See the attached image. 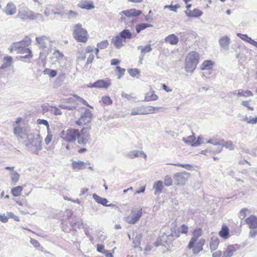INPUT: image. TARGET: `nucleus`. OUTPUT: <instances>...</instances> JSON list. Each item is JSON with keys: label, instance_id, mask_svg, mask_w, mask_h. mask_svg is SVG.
Wrapping results in <instances>:
<instances>
[{"label": "nucleus", "instance_id": "obj_60", "mask_svg": "<svg viewBox=\"0 0 257 257\" xmlns=\"http://www.w3.org/2000/svg\"><path fill=\"white\" fill-rule=\"evenodd\" d=\"M23 132V128L20 126H17L14 128V133L16 135H20Z\"/></svg>", "mask_w": 257, "mask_h": 257}, {"label": "nucleus", "instance_id": "obj_51", "mask_svg": "<svg viewBox=\"0 0 257 257\" xmlns=\"http://www.w3.org/2000/svg\"><path fill=\"white\" fill-rule=\"evenodd\" d=\"M73 97H74L75 98V99H76L77 100H78L79 101H80V102H81L83 104H84V105H86V106H88V107H90L91 108H92V107L90 106L88 103L87 102V101L86 100H85L83 98H82V97H80V96H79L78 95H76V94H74L73 95Z\"/></svg>", "mask_w": 257, "mask_h": 257}, {"label": "nucleus", "instance_id": "obj_3", "mask_svg": "<svg viewBox=\"0 0 257 257\" xmlns=\"http://www.w3.org/2000/svg\"><path fill=\"white\" fill-rule=\"evenodd\" d=\"M202 234L203 230L201 228H196L192 231V236L187 245V248L191 250L194 254H198L203 249L205 240L202 238L199 239Z\"/></svg>", "mask_w": 257, "mask_h": 257}, {"label": "nucleus", "instance_id": "obj_37", "mask_svg": "<svg viewBox=\"0 0 257 257\" xmlns=\"http://www.w3.org/2000/svg\"><path fill=\"white\" fill-rule=\"evenodd\" d=\"M121 38L124 39V41H125L126 39H131L132 37V34L128 29L123 30L121 31L119 35Z\"/></svg>", "mask_w": 257, "mask_h": 257}, {"label": "nucleus", "instance_id": "obj_24", "mask_svg": "<svg viewBox=\"0 0 257 257\" xmlns=\"http://www.w3.org/2000/svg\"><path fill=\"white\" fill-rule=\"evenodd\" d=\"M71 166L73 170L79 171L83 170L86 168V163L82 161H74L72 162Z\"/></svg>", "mask_w": 257, "mask_h": 257}, {"label": "nucleus", "instance_id": "obj_54", "mask_svg": "<svg viewBox=\"0 0 257 257\" xmlns=\"http://www.w3.org/2000/svg\"><path fill=\"white\" fill-rule=\"evenodd\" d=\"M37 123L38 124H43V125H45L46 126V127H47V131H49L50 129L49 123L47 121V120H46L42 119H38L37 120Z\"/></svg>", "mask_w": 257, "mask_h": 257}, {"label": "nucleus", "instance_id": "obj_45", "mask_svg": "<svg viewBox=\"0 0 257 257\" xmlns=\"http://www.w3.org/2000/svg\"><path fill=\"white\" fill-rule=\"evenodd\" d=\"M128 72L132 77H136L140 73V71L137 68H131L128 69Z\"/></svg>", "mask_w": 257, "mask_h": 257}, {"label": "nucleus", "instance_id": "obj_15", "mask_svg": "<svg viewBox=\"0 0 257 257\" xmlns=\"http://www.w3.org/2000/svg\"><path fill=\"white\" fill-rule=\"evenodd\" d=\"M125 42L126 41H124V39L121 38L119 35L114 37L111 40L112 44L117 49H119L124 46Z\"/></svg>", "mask_w": 257, "mask_h": 257}, {"label": "nucleus", "instance_id": "obj_23", "mask_svg": "<svg viewBox=\"0 0 257 257\" xmlns=\"http://www.w3.org/2000/svg\"><path fill=\"white\" fill-rule=\"evenodd\" d=\"M17 8L12 3H9L5 9V13L8 15H13L16 13Z\"/></svg>", "mask_w": 257, "mask_h": 257}, {"label": "nucleus", "instance_id": "obj_43", "mask_svg": "<svg viewBox=\"0 0 257 257\" xmlns=\"http://www.w3.org/2000/svg\"><path fill=\"white\" fill-rule=\"evenodd\" d=\"M237 36H238L241 40L249 43L250 44L253 40L250 37H248L246 34H242L238 33Z\"/></svg>", "mask_w": 257, "mask_h": 257}, {"label": "nucleus", "instance_id": "obj_53", "mask_svg": "<svg viewBox=\"0 0 257 257\" xmlns=\"http://www.w3.org/2000/svg\"><path fill=\"white\" fill-rule=\"evenodd\" d=\"M251 101V100H244L241 102V104L246 107L248 109L250 110H253V107L251 106L250 104V102Z\"/></svg>", "mask_w": 257, "mask_h": 257}, {"label": "nucleus", "instance_id": "obj_21", "mask_svg": "<svg viewBox=\"0 0 257 257\" xmlns=\"http://www.w3.org/2000/svg\"><path fill=\"white\" fill-rule=\"evenodd\" d=\"M183 141L187 144H190L192 146H196L200 144L199 138L196 141V138L194 135L188 136L187 138H183Z\"/></svg>", "mask_w": 257, "mask_h": 257}, {"label": "nucleus", "instance_id": "obj_42", "mask_svg": "<svg viewBox=\"0 0 257 257\" xmlns=\"http://www.w3.org/2000/svg\"><path fill=\"white\" fill-rule=\"evenodd\" d=\"M154 188L156 192H161L163 188V183L162 181H158L154 184Z\"/></svg>", "mask_w": 257, "mask_h": 257}, {"label": "nucleus", "instance_id": "obj_31", "mask_svg": "<svg viewBox=\"0 0 257 257\" xmlns=\"http://www.w3.org/2000/svg\"><path fill=\"white\" fill-rule=\"evenodd\" d=\"M18 53H26L27 54L25 56H21V58H28L31 59L33 57L32 52L31 50L29 48H26L21 49V50H17Z\"/></svg>", "mask_w": 257, "mask_h": 257}, {"label": "nucleus", "instance_id": "obj_6", "mask_svg": "<svg viewBox=\"0 0 257 257\" xmlns=\"http://www.w3.org/2000/svg\"><path fill=\"white\" fill-rule=\"evenodd\" d=\"M31 43V39L28 36H26L22 41L13 43L9 48V51L12 53L14 51L21 50L24 47L30 46Z\"/></svg>", "mask_w": 257, "mask_h": 257}, {"label": "nucleus", "instance_id": "obj_57", "mask_svg": "<svg viewBox=\"0 0 257 257\" xmlns=\"http://www.w3.org/2000/svg\"><path fill=\"white\" fill-rule=\"evenodd\" d=\"M122 97L126 99L127 100H131L133 98H135L136 97L134 96V94L133 93H122Z\"/></svg>", "mask_w": 257, "mask_h": 257}, {"label": "nucleus", "instance_id": "obj_22", "mask_svg": "<svg viewBox=\"0 0 257 257\" xmlns=\"http://www.w3.org/2000/svg\"><path fill=\"white\" fill-rule=\"evenodd\" d=\"M220 243V240L217 236H212L209 241V247L211 251L215 250L217 249Z\"/></svg>", "mask_w": 257, "mask_h": 257}, {"label": "nucleus", "instance_id": "obj_13", "mask_svg": "<svg viewBox=\"0 0 257 257\" xmlns=\"http://www.w3.org/2000/svg\"><path fill=\"white\" fill-rule=\"evenodd\" d=\"M208 142L214 145L220 146L221 147H220L219 149H222L223 147H224L225 148L229 150H233L234 149L233 142L230 141H228L225 142L223 140H220L219 141L209 140Z\"/></svg>", "mask_w": 257, "mask_h": 257}, {"label": "nucleus", "instance_id": "obj_30", "mask_svg": "<svg viewBox=\"0 0 257 257\" xmlns=\"http://www.w3.org/2000/svg\"><path fill=\"white\" fill-rule=\"evenodd\" d=\"M221 151H222L221 148L217 149V150L206 149L205 150H202L201 151V154L204 155H206V156H208V155L213 156V155L217 154V153H219L221 152Z\"/></svg>", "mask_w": 257, "mask_h": 257}, {"label": "nucleus", "instance_id": "obj_34", "mask_svg": "<svg viewBox=\"0 0 257 257\" xmlns=\"http://www.w3.org/2000/svg\"><path fill=\"white\" fill-rule=\"evenodd\" d=\"M23 190V187L18 186L12 189L11 193L14 197H18L21 195Z\"/></svg>", "mask_w": 257, "mask_h": 257}, {"label": "nucleus", "instance_id": "obj_61", "mask_svg": "<svg viewBox=\"0 0 257 257\" xmlns=\"http://www.w3.org/2000/svg\"><path fill=\"white\" fill-rule=\"evenodd\" d=\"M8 215L9 217L14 219L16 221H20L19 217L15 215L12 212H8Z\"/></svg>", "mask_w": 257, "mask_h": 257}, {"label": "nucleus", "instance_id": "obj_25", "mask_svg": "<svg viewBox=\"0 0 257 257\" xmlns=\"http://www.w3.org/2000/svg\"><path fill=\"white\" fill-rule=\"evenodd\" d=\"M93 197L94 199V200L98 203L101 204L104 206H114V205L113 204H107V203L108 202V201L106 199L102 198L96 194H94L93 195Z\"/></svg>", "mask_w": 257, "mask_h": 257}, {"label": "nucleus", "instance_id": "obj_29", "mask_svg": "<svg viewBox=\"0 0 257 257\" xmlns=\"http://www.w3.org/2000/svg\"><path fill=\"white\" fill-rule=\"evenodd\" d=\"M237 95L238 97H248L252 96L253 94L250 90L239 89L237 90Z\"/></svg>", "mask_w": 257, "mask_h": 257}, {"label": "nucleus", "instance_id": "obj_46", "mask_svg": "<svg viewBox=\"0 0 257 257\" xmlns=\"http://www.w3.org/2000/svg\"><path fill=\"white\" fill-rule=\"evenodd\" d=\"M53 55L58 61L62 60L64 58V55L63 53L58 50L54 51Z\"/></svg>", "mask_w": 257, "mask_h": 257}, {"label": "nucleus", "instance_id": "obj_59", "mask_svg": "<svg viewBox=\"0 0 257 257\" xmlns=\"http://www.w3.org/2000/svg\"><path fill=\"white\" fill-rule=\"evenodd\" d=\"M166 7L169 8L172 11L176 12L177 9L180 8V6L179 4H177L175 5H170L168 6H166Z\"/></svg>", "mask_w": 257, "mask_h": 257}, {"label": "nucleus", "instance_id": "obj_50", "mask_svg": "<svg viewBox=\"0 0 257 257\" xmlns=\"http://www.w3.org/2000/svg\"><path fill=\"white\" fill-rule=\"evenodd\" d=\"M97 47L101 49L106 48L108 46V42L107 40H103L97 44Z\"/></svg>", "mask_w": 257, "mask_h": 257}, {"label": "nucleus", "instance_id": "obj_36", "mask_svg": "<svg viewBox=\"0 0 257 257\" xmlns=\"http://www.w3.org/2000/svg\"><path fill=\"white\" fill-rule=\"evenodd\" d=\"M100 102L105 105H110L112 104V100L111 98L109 96L106 95L103 96Z\"/></svg>", "mask_w": 257, "mask_h": 257}, {"label": "nucleus", "instance_id": "obj_56", "mask_svg": "<svg viewBox=\"0 0 257 257\" xmlns=\"http://www.w3.org/2000/svg\"><path fill=\"white\" fill-rule=\"evenodd\" d=\"M172 179L169 176H166L164 178V184L166 186H169L172 184Z\"/></svg>", "mask_w": 257, "mask_h": 257}, {"label": "nucleus", "instance_id": "obj_7", "mask_svg": "<svg viewBox=\"0 0 257 257\" xmlns=\"http://www.w3.org/2000/svg\"><path fill=\"white\" fill-rule=\"evenodd\" d=\"M92 118V112L90 110L86 109L81 116L76 121V123L79 126L87 125V127H90L88 124L91 122Z\"/></svg>", "mask_w": 257, "mask_h": 257}, {"label": "nucleus", "instance_id": "obj_17", "mask_svg": "<svg viewBox=\"0 0 257 257\" xmlns=\"http://www.w3.org/2000/svg\"><path fill=\"white\" fill-rule=\"evenodd\" d=\"M185 60L198 64L199 60V55L197 52H190L187 55Z\"/></svg>", "mask_w": 257, "mask_h": 257}, {"label": "nucleus", "instance_id": "obj_62", "mask_svg": "<svg viewBox=\"0 0 257 257\" xmlns=\"http://www.w3.org/2000/svg\"><path fill=\"white\" fill-rule=\"evenodd\" d=\"M97 250L98 252L104 253V252L105 251V250L104 249V245L102 244H97Z\"/></svg>", "mask_w": 257, "mask_h": 257}, {"label": "nucleus", "instance_id": "obj_27", "mask_svg": "<svg viewBox=\"0 0 257 257\" xmlns=\"http://www.w3.org/2000/svg\"><path fill=\"white\" fill-rule=\"evenodd\" d=\"M158 99V96L156 94L153 90H151L150 92L147 93L145 96V101H156Z\"/></svg>", "mask_w": 257, "mask_h": 257}, {"label": "nucleus", "instance_id": "obj_19", "mask_svg": "<svg viewBox=\"0 0 257 257\" xmlns=\"http://www.w3.org/2000/svg\"><path fill=\"white\" fill-rule=\"evenodd\" d=\"M218 234L220 237L224 239L228 238L230 236L228 227L226 224H223L222 225L221 230L218 232Z\"/></svg>", "mask_w": 257, "mask_h": 257}, {"label": "nucleus", "instance_id": "obj_1", "mask_svg": "<svg viewBox=\"0 0 257 257\" xmlns=\"http://www.w3.org/2000/svg\"><path fill=\"white\" fill-rule=\"evenodd\" d=\"M90 127H83L80 131L69 128L63 130L60 137L66 142L75 143L77 141L78 144L85 146L90 140Z\"/></svg>", "mask_w": 257, "mask_h": 257}, {"label": "nucleus", "instance_id": "obj_35", "mask_svg": "<svg viewBox=\"0 0 257 257\" xmlns=\"http://www.w3.org/2000/svg\"><path fill=\"white\" fill-rule=\"evenodd\" d=\"M152 25L148 23H141L138 24L136 27L137 33H140L142 31L145 30L147 28L151 27Z\"/></svg>", "mask_w": 257, "mask_h": 257}, {"label": "nucleus", "instance_id": "obj_44", "mask_svg": "<svg viewBox=\"0 0 257 257\" xmlns=\"http://www.w3.org/2000/svg\"><path fill=\"white\" fill-rule=\"evenodd\" d=\"M11 176L12 183L15 185L20 179V175L17 172H14L11 174Z\"/></svg>", "mask_w": 257, "mask_h": 257}, {"label": "nucleus", "instance_id": "obj_12", "mask_svg": "<svg viewBox=\"0 0 257 257\" xmlns=\"http://www.w3.org/2000/svg\"><path fill=\"white\" fill-rule=\"evenodd\" d=\"M240 248V245L237 244L229 245L223 251L222 257H231L235 252L239 250Z\"/></svg>", "mask_w": 257, "mask_h": 257}, {"label": "nucleus", "instance_id": "obj_63", "mask_svg": "<svg viewBox=\"0 0 257 257\" xmlns=\"http://www.w3.org/2000/svg\"><path fill=\"white\" fill-rule=\"evenodd\" d=\"M31 243L35 247H39L40 246V244L39 243V241L35 239H31Z\"/></svg>", "mask_w": 257, "mask_h": 257}, {"label": "nucleus", "instance_id": "obj_55", "mask_svg": "<svg viewBox=\"0 0 257 257\" xmlns=\"http://www.w3.org/2000/svg\"><path fill=\"white\" fill-rule=\"evenodd\" d=\"M171 165L175 166H177V167H182V168L186 169L187 170H190L192 168L191 165H190L189 164H182L177 163V164H172Z\"/></svg>", "mask_w": 257, "mask_h": 257}, {"label": "nucleus", "instance_id": "obj_16", "mask_svg": "<svg viewBox=\"0 0 257 257\" xmlns=\"http://www.w3.org/2000/svg\"><path fill=\"white\" fill-rule=\"evenodd\" d=\"M246 223L248 225L249 228H257V217L251 215L245 219Z\"/></svg>", "mask_w": 257, "mask_h": 257}, {"label": "nucleus", "instance_id": "obj_11", "mask_svg": "<svg viewBox=\"0 0 257 257\" xmlns=\"http://www.w3.org/2000/svg\"><path fill=\"white\" fill-rule=\"evenodd\" d=\"M142 11L137 10L136 9H132L130 10H127L126 11H123L119 13L121 19L124 20L125 17L126 16L128 18H131L132 17H137L142 14Z\"/></svg>", "mask_w": 257, "mask_h": 257}, {"label": "nucleus", "instance_id": "obj_41", "mask_svg": "<svg viewBox=\"0 0 257 257\" xmlns=\"http://www.w3.org/2000/svg\"><path fill=\"white\" fill-rule=\"evenodd\" d=\"M115 71L117 72L118 79H120L124 75L125 69L124 68H121L119 66H117L115 68Z\"/></svg>", "mask_w": 257, "mask_h": 257}, {"label": "nucleus", "instance_id": "obj_28", "mask_svg": "<svg viewBox=\"0 0 257 257\" xmlns=\"http://www.w3.org/2000/svg\"><path fill=\"white\" fill-rule=\"evenodd\" d=\"M197 64L185 60V69L187 72H192L196 68Z\"/></svg>", "mask_w": 257, "mask_h": 257}, {"label": "nucleus", "instance_id": "obj_32", "mask_svg": "<svg viewBox=\"0 0 257 257\" xmlns=\"http://www.w3.org/2000/svg\"><path fill=\"white\" fill-rule=\"evenodd\" d=\"M214 63L211 60H205L201 64L200 69L202 70L211 69Z\"/></svg>", "mask_w": 257, "mask_h": 257}, {"label": "nucleus", "instance_id": "obj_2", "mask_svg": "<svg viewBox=\"0 0 257 257\" xmlns=\"http://www.w3.org/2000/svg\"><path fill=\"white\" fill-rule=\"evenodd\" d=\"M164 229L162 240L167 245L172 243L175 239L179 237L180 233L186 234L189 232V227L186 224H182L180 229L177 228L176 225L172 227H165Z\"/></svg>", "mask_w": 257, "mask_h": 257}, {"label": "nucleus", "instance_id": "obj_26", "mask_svg": "<svg viewBox=\"0 0 257 257\" xmlns=\"http://www.w3.org/2000/svg\"><path fill=\"white\" fill-rule=\"evenodd\" d=\"M165 41L167 43L172 45H175L178 43L179 39L177 36L173 34L166 37L165 39Z\"/></svg>", "mask_w": 257, "mask_h": 257}, {"label": "nucleus", "instance_id": "obj_5", "mask_svg": "<svg viewBox=\"0 0 257 257\" xmlns=\"http://www.w3.org/2000/svg\"><path fill=\"white\" fill-rule=\"evenodd\" d=\"M160 108L152 106H142L137 109H133L131 112V115L147 114L156 113Z\"/></svg>", "mask_w": 257, "mask_h": 257}, {"label": "nucleus", "instance_id": "obj_49", "mask_svg": "<svg viewBox=\"0 0 257 257\" xmlns=\"http://www.w3.org/2000/svg\"><path fill=\"white\" fill-rule=\"evenodd\" d=\"M244 120L247 123L255 124L257 122V116L252 118L246 116L244 118Z\"/></svg>", "mask_w": 257, "mask_h": 257}, {"label": "nucleus", "instance_id": "obj_8", "mask_svg": "<svg viewBox=\"0 0 257 257\" xmlns=\"http://www.w3.org/2000/svg\"><path fill=\"white\" fill-rule=\"evenodd\" d=\"M142 215V209H133L131 214L125 218V221L129 224L136 223Z\"/></svg>", "mask_w": 257, "mask_h": 257}, {"label": "nucleus", "instance_id": "obj_14", "mask_svg": "<svg viewBox=\"0 0 257 257\" xmlns=\"http://www.w3.org/2000/svg\"><path fill=\"white\" fill-rule=\"evenodd\" d=\"M77 6L80 9L87 10H92L95 8L93 2L89 0H81Z\"/></svg>", "mask_w": 257, "mask_h": 257}, {"label": "nucleus", "instance_id": "obj_47", "mask_svg": "<svg viewBox=\"0 0 257 257\" xmlns=\"http://www.w3.org/2000/svg\"><path fill=\"white\" fill-rule=\"evenodd\" d=\"M66 15H67V17L68 19H71L75 18L76 17H77L78 15V13L76 11L70 10L66 14Z\"/></svg>", "mask_w": 257, "mask_h": 257}, {"label": "nucleus", "instance_id": "obj_33", "mask_svg": "<svg viewBox=\"0 0 257 257\" xmlns=\"http://www.w3.org/2000/svg\"><path fill=\"white\" fill-rule=\"evenodd\" d=\"M4 61V64L1 66V69H5L10 67L13 62V58L11 56L5 57Z\"/></svg>", "mask_w": 257, "mask_h": 257}, {"label": "nucleus", "instance_id": "obj_40", "mask_svg": "<svg viewBox=\"0 0 257 257\" xmlns=\"http://www.w3.org/2000/svg\"><path fill=\"white\" fill-rule=\"evenodd\" d=\"M138 49L140 50L141 53L144 55L150 52L152 50V48L150 45H148L146 46H140L138 47Z\"/></svg>", "mask_w": 257, "mask_h": 257}, {"label": "nucleus", "instance_id": "obj_38", "mask_svg": "<svg viewBox=\"0 0 257 257\" xmlns=\"http://www.w3.org/2000/svg\"><path fill=\"white\" fill-rule=\"evenodd\" d=\"M219 44L222 47H226L229 44V39L228 37H223L219 40Z\"/></svg>", "mask_w": 257, "mask_h": 257}, {"label": "nucleus", "instance_id": "obj_4", "mask_svg": "<svg viewBox=\"0 0 257 257\" xmlns=\"http://www.w3.org/2000/svg\"><path fill=\"white\" fill-rule=\"evenodd\" d=\"M72 34L74 39L79 43H86L89 39L87 31L80 23L73 26Z\"/></svg>", "mask_w": 257, "mask_h": 257}, {"label": "nucleus", "instance_id": "obj_18", "mask_svg": "<svg viewBox=\"0 0 257 257\" xmlns=\"http://www.w3.org/2000/svg\"><path fill=\"white\" fill-rule=\"evenodd\" d=\"M36 41L39 47L45 48L47 47V42H49L50 41L48 37H47L45 36H42L36 37Z\"/></svg>", "mask_w": 257, "mask_h": 257}, {"label": "nucleus", "instance_id": "obj_9", "mask_svg": "<svg viewBox=\"0 0 257 257\" xmlns=\"http://www.w3.org/2000/svg\"><path fill=\"white\" fill-rule=\"evenodd\" d=\"M174 179L176 182V185L178 186L184 185L187 182L189 177V174L186 172L178 173L174 175Z\"/></svg>", "mask_w": 257, "mask_h": 257}, {"label": "nucleus", "instance_id": "obj_39", "mask_svg": "<svg viewBox=\"0 0 257 257\" xmlns=\"http://www.w3.org/2000/svg\"><path fill=\"white\" fill-rule=\"evenodd\" d=\"M66 103H72L73 104V105H72L71 106H67L66 107L67 108H68L70 110L76 108L78 105V103H77L76 101L73 98H72V97H70V98L66 99Z\"/></svg>", "mask_w": 257, "mask_h": 257}, {"label": "nucleus", "instance_id": "obj_20", "mask_svg": "<svg viewBox=\"0 0 257 257\" xmlns=\"http://www.w3.org/2000/svg\"><path fill=\"white\" fill-rule=\"evenodd\" d=\"M186 15L191 18H197L201 16L203 12L199 9H194L193 10L185 11Z\"/></svg>", "mask_w": 257, "mask_h": 257}, {"label": "nucleus", "instance_id": "obj_64", "mask_svg": "<svg viewBox=\"0 0 257 257\" xmlns=\"http://www.w3.org/2000/svg\"><path fill=\"white\" fill-rule=\"evenodd\" d=\"M223 253L221 250H217L212 253L213 257H221Z\"/></svg>", "mask_w": 257, "mask_h": 257}, {"label": "nucleus", "instance_id": "obj_58", "mask_svg": "<svg viewBox=\"0 0 257 257\" xmlns=\"http://www.w3.org/2000/svg\"><path fill=\"white\" fill-rule=\"evenodd\" d=\"M128 157L131 159H134L135 158L138 157L139 156V152L137 151H134L129 153L128 155Z\"/></svg>", "mask_w": 257, "mask_h": 257}, {"label": "nucleus", "instance_id": "obj_52", "mask_svg": "<svg viewBox=\"0 0 257 257\" xmlns=\"http://www.w3.org/2000/svg\"><path fill=\"white\" fill-rule=\"evenodd\" d=\"M48 134L45 139V143L48 145L49 144L52 140L53 135L50 131V129L49 131H47Z\"/></svg>", "mask_w": 257, "mask_h": 257}, {"label": "nucleus", "instance_id": "obj_10", "mask_svg": "<svg viewBox=\"0 0 257 257\" xmlns=\"http://www.w3.org/2000/svg\"><path fill=\"white\" fill-rule=\"evenodd\" d=\"M111 84V80L109 79H106L105 80L99 79L95 81L91 85L89 86V87L91 88L95 87L107 89L110 86Z\"/></svg>", "mask_w": 257, "mask_h": 257}, {"label": "nucleus", "instance_id": "obj_48", "mask_svg": "<svg viewBox=\"0 0 257 257\" xmlns=\"http://www.w3.org/2000/svg\"><path fill=\"white\" fill-rule=\"evenodd\" d=\"M44 72L45 74H47L49 75L50 77H54L57 75V71L54 70H50L49 69H45L44 70Z\"/></svg>", "mask_w": 257, "mask_h": 257}]
</instances>
